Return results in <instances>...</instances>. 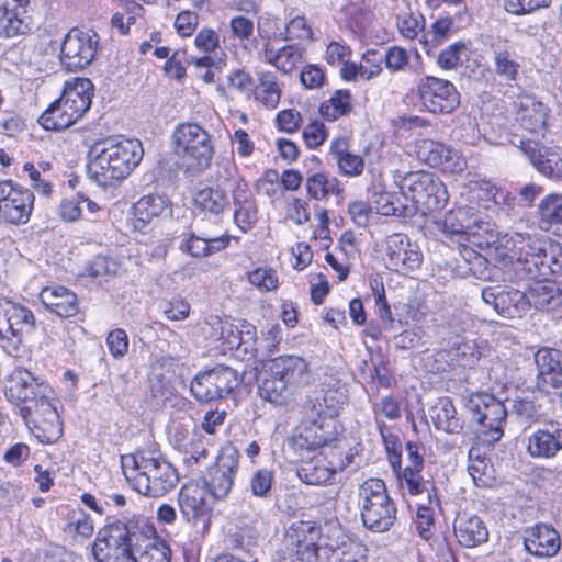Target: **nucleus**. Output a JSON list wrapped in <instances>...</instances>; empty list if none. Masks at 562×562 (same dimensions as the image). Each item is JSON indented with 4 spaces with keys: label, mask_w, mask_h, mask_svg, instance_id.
Returning <instances> with one entry per match:
<instances>
[{
    "label": "nucleus",
    "mask_w": 562,
    "mask_h": 562,
    "mask_svg": "<svg viewBox=\"0 0 562 562\" xmlns=\"http://www.w3.org/2000/svg\"><path fill=\"white\" fill-rule=\"evenodd\" d=\"M239 465V452L233 445L223 447L214 465L207 470L205 483L214 498H224L231 492Z\"/></svg>",
    "instance_id": "dca6fc26"
},
{
    "label": "nucleus",
    "mask_w": 562,
    "mask_h": 562,
    "mask_svg": "<svg viewBox=\"0 0 562 562\" xmlns=\"http://www.w3.org/2000/svg\"><path fill=\"white\" fill-rule=\"evenodd\" d=\"M465 407L472 415V419L481 426L482 434L488 437L490 442L502 438L507 417L503 402L490 393L479 392L469 396Z\"/></svg>",
    "instance_id": "2eb2a0df"
},
{
    "label": "nucleus",
    "mask_w": 562,
    "mask_h": 562,
    "mask_svg": "<svg viewBox=\"0 0 562 562\" xmlns=\"http://www.w3.org/2000/svg\"><path fill=\"white\" fill-rule=\"evenodd\" d=\"M134 488L145 496L160 497L172 490L178 482L173 465L156 451L145 450L133 456Z\"/></svg>",
    "instance_id": "39448f33"
},
{
    "label": "nucleus",
    "mask_w": 562,
    "mask_h": 562,
    "mask_svg": "<svg viewBox=\"0 0 562 562\" xmlns=\"http://www.w3.org/2000/svg\"><path fill=\"white\" fill-rule=\"evenodd\" d=\"M541 227L548 229L553 224H562V194L552 193L539 204Z\"/></svg>",
    "instance_id": "49530a36"
},
{
    "label": "nucleus",
    "mask_w": 562,
    "mask_h": 562,
    "mask_svg": "<svg viewBox=\"0 0 562 562\" xmlns=\"http://www.w3.org/2000/svg\"><path fill=\"white\" fill-rule=\"evenodd\" d=\"M29 0H0V36L14 37L29 30L22 15Z\"/></svg>",
    "instance_id": "7c9ffc66"
},
{
    "label": "nucleus",
    "mask_w": 562,
    "mask_h": 562,
    "mask_svg": "<svg viewBox=\"0 0 562 562\" xmlns=\"http://www.w3.org/2000/svg\"><path fill=\"white\" fill-rule=\"evenodd\" d=\"M526 294L528 311L531 306L537 310L553 311L562 305V289L548 280L537 282Z\"/></svg>",
    "instance_id": "c9c22d12"
},
{
    "label": "nucleus",
    "mask_w": 562,
    "mask_h": 562,
    "mask_svg": "<svg viewBox=\"0 0 562 562\" xmlns=\"http://www.w3.org/2000/svg\"><path fill=\"white\" fill-rule=\"evenodd\" d=\"M319 438L316 435L315 427L304 426L296 435L291 439V446L295 451H312L319 448Z\"/></svg>",
    "instance_id": "680f3d73"
},
{
    "label": "nucleus",
    "mask_w": 562,
    "mask_h": 562,
    "mask_svg": "<svg viewBox=\"0 0 562 562\" xmlns=\"http://www.w3.org/2000/svg\"><path fill=\"white\" fill-rule=\"evenodd\" d=\"M526 453L532 459H554L562 451V424L549 420L526 436Z\"/></svg>",
    "instance_id": "5701e85b"
},
{
    "label": "nucleus",
    "mask_w": 562,
    "mask_h": 562,
    "mask_svg": "<svg viewBox=\"0 0 562 562\" xmlns=\"http://www.w3.org/2000/svg\"><path fill=\"white\" fill-rule=\"evenodd\" d=\"M212 495L205 485L191 482L183 485L179 493V507L182 516L192 521L203 516L211 509Z\"/></svg>",
    "instance_id": "cd10ccee"
},
{
    "label": "nucleus",
    "mask_w": 562,
    "mask_h": 562,
    "mask_svg": "<svg viewBox=\"0 0 562 562\" xmlns=\"http://www.w3.org/2000/svg\"><path fill=\"white\" fill-rule=\"evenodd\" d=\"M146 520L136 519L127 522L115 520L101 528L93 542V555L95 560H104L112 554L134 552L136 539H139L142 525Z\"/></svg>",
    "instance_id": "9d476101"
},
{
    "label": "nucleus",
    "mask_w": 562,
    "mask_h": 562,
    "mask_svg": "<svg viewBox=\"0 0 562 562\" xmlns=\"http://www.w3.org/2000/svg\"><path fill=\"white\" fill-rule=\"evenodd\" d=\"M88 172L99 186L110 187L123 181L139 165L144 156L138 139L108 138L90 150Z\"/></svg>",
    "instance_id": "f257e3e1"
},
{
    "label": "nucleus",
    "mask_w": 562,
    "mask_h": 562,
    "mask_svg": "<svg viewBox=\"0 0 562 562\" xmlns=\"http://www.w3.org/2000/svg\"><path fill=\"white\" fill-rule=\"evenodd\" d=\"M424 106L431 113L446 114L460 104V94L449 80L427 76L419 85Z\"/></svg>",
    "instance_id": "aec40b11"
},
{
    "label": "nucleus",
    "mask_w": 562,
    "mask_h": 562,
    "mask_svg": "<svg viewBox=\"0 0 562 562\" xmlns=\"http://www.w3.org/2000/svg\"><path fill=\"white\" fill-rule=\"evenodd\" d=\"M322 393L323 397L319 405L325 407L324 414L330 417L338 415L349 397L347 383L334 374L325 376L322 383Z\"/></svg>",
    "instance_id": "473e14b6"
},
{
    "label": "nucleus",
    "mask_w": 562,
    "mask_h": 562,
    "mask_svg": "<svg viewBox=\"0 0 562 562\" xmlns=\"http://www.w3.org/2000/svg\"><path fill=\"white\" fill-rule=\"evenodd\" d=\"M318 525L310 521L292 524L284 537L283 562H315L322 548L329 546Z\"/></svg>",
    "instance_id": "f8f14e48"
},
{
    "label": "nucleus",
    "mask_w": 562,
    "mask_h": 562,
    "mask_svg": "<svg viewBox=\"0 0 562 562\" xmlns=\"http://www.w3.org/2000/svg\"><path fill=\"white\" fill-rule=\"evenodd\" d=\"M482 301L504 318H520L528 312L527 294L508 284H493L481 290Z\"/></svg>",
    "instance_id": "f3484780"
},
{
    "label": "nucleus",
    "mask_w": 562,
    "mask_h": 562,
    "mask_svg": "<svg viewBox=\"0 0 562 562\" xmlns=\"http://www.w3.org/2000/svg\"><path fill=\"white\" fill-rule=\"evenodd\" d=\"M551 0H504L505 10L515 15L532 13L542 8H549Z\"/></svg>",
    "instance_id": "e2e57ef3"
},
{
    "label": "nucleus",
    "mask_w": 562,
    "mask_h": 562,
    "mask_svg": "<svg viewBox=\"0 0 562 562\" xmlns=\"http://www.w3.org/2000/svg\"><path fill=\"white\" fill-rule=\"evenodd\" d=\"M383 61L391 72L405 71L412 68L408 52L400 46L389 47L383 55Z\"/></svg>",
    "instance_id": "13d9d810"
},
{
    "label": "nucleus",
    "mask_w": 562,
    "mask_h": 562,
    "mask_svg": "<svg viewBox=\"0 0 562 562\" xmlns=\"http://www.w3.org/2000/svg\"><path fill=\"white\" fill-rule=\"evenodd\" d=\"M218 339L226 349L237 352L240 325H235L229 319H218Z\"/></svg>",
    "instance_id": "338daca9"
},
{
    "label": "nucleus",
    "mask_w": 562,
    "mask_h": 562,
    "mask_svg": "<svg viewBox=\"0 0 562 562\" xmlns=\"http://www.w3.org/2000/svg\"><path fill=\"white\" fill-rule=\"evenodd\" d=\"M442 237L447 241L456 243L458 246H476L487 248L488 255L494 249L498 250L497 240L494 239L491 223L484 222L481 216L475 215L471 209L459 207L451 210L443 215V218L435 222Z\"/></svg>",
    "instance_id": "f03ea898"
},
{
    "label": "nucleus",
    "mask_w": 562,
    "mask_h": 562,
    "mask_svg": "<svg viewBox=\"0 0 562 562\" xmlns=\"http://www.w3.org/2000/svg\"><path fill=\"white\" fill-rule=\"evenodd\" d=\"M237 356L243 358L257 357V329L250 323L243 321L239 329Z\"/></svg>",
    "instance_id": "3c124183"
},
{
    "label": "nucleus",
    "mask_w": 562,
    "mask_h": 562,
    "mask_svg": "<svg viewBox=\"0 0 562 562\" xmlns=\"http://www.w3.org/2000/svg\"><path fill=\"white\" fill-rule=\"evenodd\" d=\"M424 26L425 19L419 13H404L397 19V27L400 33L408 40L416 38L418 34L424 30Z\"/></svg>",
    "instance_id": "bf43d9fd"
},
{
    "label": "nucleus",
    "mask_w": 562,
    "mask_h": 562,
    "mask_svg": "<svg viewBox=\"0 0 562 562\" xmlns=\"http://www.w3.org/2000/svg\"><path fill=\"white\" fill-rule=\"evenodd\" d=\"M516 121L519 125L532 133H542L547 127L548 109L535 95L525 94L515 102Z\"/></svg>",
    "instance_id": "bb28decb"
},
{
    "label": "nucleus",
    "mask_w": 562,
    "mask_h": 562,
    "mask_svg": "<svg viewBox=\"0 0 562 562\" xmlns=\"http://www.w3.org/2000/svg\"><path fill=\"white\" fill-rule=\"evenodd\" d=\"M22 419L41 443H54L63 435L59 413L49 396L32 407L29 416Z\"/></svg>",
    "instance_id": "4be33fe9"
},
{
    "label": "nucleus",
    "mask_w": 562,
    "mask_h": 562,
    "mask_svg": "<svg viewBox=\"0 0 562 562\" xmlns=\"http://www.w3.org/2000/svg\"><path fill=\"white\" fill-rule=\"evenodd\" d=\"M294 390L285 384L278 375L271 373L268 368L266 376L258 386L259 396L274 406H284L290 403L294 394Z\"/></svg>",
    "instance_id": "58836bf2"
},
{
    "label": "nucleus",
    "mask_w": 562,
    "mask_h": 562,
    "mask_svg": "<svg viewBox=\"0 0 562 562\" xmlns=\"http://www.w3.org/2000/svg\"><path fill=\"white\" fill-rule=\"evenodd\" d=\"M454 533L459 543L465 548L477 547L488 539V531L484 521L475 515L457 519Z\"/></svg>",
    "instance_id": "e433bc0d"
},
{
    "label": "nucleus",
    "mask_w": 562,
    "mask_h": 562,
    "mask_svg": "<svg viewBox=\"0 0 562 562\" xmlns=\"http://www.w3.org/2000/svg\"><path fill=\"white\" fill-rule=\"evenodd\" d=\"M41 300L47 310L60 317H70L78 313L77 295L64 286L45 288Z\"/></svg>",
    "instance_id": "72a5a7b5"
},
{
    "label": "nucleus",
    "mask_w": 562,
    "mask_h": 562,
    "mask_svg": "<svg viewBox=\"0 0 562 562\" xmlns=\"http://www.w3.org/2000/svg\"><path fill=\"white\" fill-rule=\"evenodd\" d=\"M195 209L205 216H220L231 206L227 190L221 184L207 186L193 195Z\"/></svg>",
    "instance_id": "2f4dec72"
},
{
    "label": "nucleus",
    "mask_w": 562,
    "mask_h": 562,
    "mask_svg": "<svg viewBox=\"0 0 562 562\" xmlns=\"http://www.w3.org/2000/svg\"><path fill=\"white\" fill-rule=\"evenodd\" d=\"M467 50L465 42H456L440 52L437 64L441 69H454L461 61V55Z\"/></svg>",
    "instance_id": "052dcab7"
},
{
    "label": "nucleus",
    "mask_w": 562,
    "mask_h": 562,
    "mask_svg": "<svg viewBox=\"0 0 562 562\" xmlns=\"http://www.w3.org/2000/svg\"><path fill=\"white\" fill-rule=\"evenodd\" d=\"M386 267L393 271L408 273L418 269L423 262V254L417 244L400 233L385 237L383 243Z\"/></svg>",
    "instance_id": "6ab92c4d"
},
{
    "label": "nucleus",
    "mask_w": 562,
    "mask_h": 562,
    "mask_svg": "<svg viewBox=\"0 0 562 562\" xmlns=\"http://www.w3.org/2000/svg\"><path fill=\"white\" fill-rule=\"evenodd\" d=\"M263 57L267 63L273 65L284 74L292 72L302 60V52L296 45H288L274 49L267 44L263 48Z\"/></svg>",
    "instance_id": "ea45409f"
},
{
    "label": "nucleus",
    "mask_w": 562,
    "mask_h": 562,
    "mask_svg": "<svg viewBox=\"0 0 562 562\" xmlns=\"http://www.w3.org/2000/svg\"><path fill=\"white\" fill-rule=\"evenodd\" d=\"M526 551L535 557H554L561 546L558 531L549 525L538 524L528 528L524 536Z\"/></svg>",
    "instance_id": "393cba45"
},
{
    "label": "nucleus",
    "mask_w": 562,
    "mask_h": 562,
    "mask_svg": "<svg viewBox=\"0 0 562 562\" xmlns=\"http://www.w3.org/2000/svg\"><path fill=\"white\" fill-rule=\"evenodd\" d=\"M255 95L266 108H277L280 102L281 90L274 74L261 72L259 75V83L255 87Z\"/></svg>",
    "instance_id": "37998d69"
},
{
    "label": "nucleus",
    "mask_w": 562,
    "mask_h": 562,
    "mask_svg": "<svg viewBox=\"0 0 562 562\" xmlns=\"http://www.w3.org/2000/svg\"><path fill=\"white\" fill-rule=\"evenodd\" d=\"M241 383L238 372L218 364L210 370L198 373L191 381V394L199 402L210 403L226 398Z\"/></svg>",
    "instance_id": "4468645a"
},
{
    "label": "nucleus",
    "mask_w": 562,
    "mask_h": 562,
    "mask_svg": "<svg viewBox=\"0 0 562 562\" xmlns=\"http://www.w3.org/2000/svg\"><path fill=\"white\" fill-rule=\"evenodd\" d=\"M468 471L473 482L479 487H485L493 481V467L484 458H473L472 452L469 454Z\"/></svg>",
    "instance_id": "603ef678"
},
{
    "label": "nucleus",
    "mask_w": 562,
    "mask_h": 562,
    "mask_svg": "<svg viewBox=\"0 0 562 562\" xmlns=\"http://www.w3.org/2000/svg\"><path fill=\"white\" fill-rule=\"evenodd\" d=\"M538 368L537 386L546 393L562 389V352L558 349L543 348L535 355Z\"/></svg>",
    "instance_id": "b1692460"
},
{
    "label": "nucleus",
    "mask_w": 562,
    "mask_h": 562,
    "mask_svg": "<svg viewBox=\"0 0 562 562\" xmlns=\"http://www.w3.org/2000/svg\"><path fill=\"white\" fill-rule=\"evenodd\" d=\"M248 281L263 292L276 290L279 284L277 272L271 268H257L248 272Z\"/></svg>",
    "instance_id": "4d7b16f0"
},
{
    "label": "nucleus",
    "mask_w": 562,
    "mask_h": 562,
    "mask_svg": "<svg viewBox=\"0 0 562 562\" xmlns=\"http://www.w3.org/2000/svg\"><path fill=\"white\" fill-rule=\"evenodd\" d=\"M430 416L436 429L448 434H460L463 423L457 415V409L450 397H440L430 409Z\"/></svg>",
    "instance_id": "4c0bfd02"
},
{
    "label": "nucleus",
    "mask_w": 562,
    "mask_h": 562,
    "mask_svg": "<svg viewBox=\"0 0 562 562\" xmlns=\"http://www.w3.org/2000/svg\"><path fill=\"white\" fill-rule=\"evenodd\" d=\"M308 195L315 200L325 199L328 194L339 195L342 192L339 180L325 173H314L306 180Z\"/></svg>",
    "instance_id": "a19ab883"
},
{
    "label": "nucleus",
    "mask_w": 562,
    "mask_h": 562,
    "mask_svg": "<svg viewBox=\"0 0 562 562\" xmlns=\"http://www.w3.org/2000/svg\"><path fill=\"white\" fill-rule=\"evenodd\" d=\"M140 527L134 550L139 562H170L171 550L166 541L157 537L155 527L147 521Z\"/></svg>",
    "instance_id": "c85d7f7f"
},
{
    "label": "nucleus",
    "mask_w": 562,
    "mask_h": 562,
    "mask_svg": "<svg viewBox=\"0 0 562 562\" xmlns=\"http://www.w3.org/2000/svg\"><path fill=\"white\" fill-rule=\"evenodd\" d=\"M308 427L316 428V435L319 438V448H325L334 443V448H340L341 441L338 439V424L334 417L326 416L318 420H313Z\"/></svg>",
    "instance_id": "de8ad7c7"
},
{
    "label": "nucleus",
    "mask_w": 562,
    "mask_h": 562,
    "mask_svg": "<svg viewBox=\"0 0 562 562\" xmlns=\"http://www.w3.org/2000/svg\"><path fill=\"white\" fill-rule=\"evenodd\" d=\"M417 155L420 160L434 168L447 170L462 169V162L456 150L442 143L432 139H422L417 145Z\"/></svg>",
    "instance_id": "c756f323"
},
{
    "label": "nucleus",
    "mask_w": 562,
    "mask_h": 562,
    "mask_svg": "<svg viewBox=\"0 0 562 562\" xmlns=\"http://www.w3.org/2000/svg\"><path fill=\"white\" fill-rule=\"evenodd\" d=\"M232 196L235 205V223L246 232L257 221V207L245 180H238L236 191Z\"/></svg>",
    "instance_id": "f704fd0d"
},
{
    "label": "nucleus",
    "mask_w": 562,
    "mask_h": 562,
    "mask_svg": "<svg viewBox=\"0 0 562 562\" xmlns=\"http://www.w3.org/2000/svg\"><path fill=\"white\" fill-rule=\"evenodd\" d=\"M161 311L170 321H183L190 315L191 306L182 297H172L162 303Z\"/></svg>",
    "instance_id": "69168bd1"
},
{
    "label": "nucleus",
    "mask_w": 562,
    "mask_h": 562,
    "mask_svg": "<svg viewBox=\"0 0 562 562\" xmlns=\"http://www.w3.org/2000/svg\"><path fill=\"white\" fill-rule=\"evenodd\" d=\"M50 390L29 370L16 367L5 378L4 395L22 418H26L32 407H36L49 396Z\"/></svg>",
    "instance_id": "6e6552de"
},
{
    "label": "nucleus",
    "mask_w": 562,
    "mask_h": 562,
    "mask_svg": "<svg viewBox=\"0 0 562 562\" xmlns=\"http://www.w3.org/2000/svg\"><path fill=\"white\" fill-rule=\"evenodd\" d=\"M358 507L363 526L372 532L389 531L396 520V506L380 479H369L360 485Z\"/></svg>",
    "instance_id": "423d86ee"
},
{
    "label": "nucleus",
    "mask_w": 562,
    "mask_h": 562,
    "mask_svg": "<svg viewBox=\"0 0 562 562\" xmlns=\"http://www.w3.org/2000/svg\"><path fill=\"white\" fill-rule=\"evenodd\" d=\"M175 151L189 165L199 170L211 165L214 148L211 135L195 123H183L176 127L173 135Z\"/></svg>",
    "instance_id": "1a4fd4ad"
},
{
    "label": "nucleus",
    "mask_w": 562,
    "mask_h": 562,
    "mask_svg": "<svg viewBox=\"0 0 562 562\" xmlns=\"http://www.w3.org/2000/svg\"><path fill=\"white\" fill-rule=\"evenodd\" d=\"M350 111L351 94L348 90H337L333 97L319 108L321 115L328 121H335L348 114Z\"/></svg>",
    "instance_id": "a18cd8bd"
},
{
    "label": "nucleus",
    "mask_w": 562,
    "mask_h": 562,
    "mask_svg": "<svg viewBox=\"0 0 562 562\" xmlns=\"http://www.w3.org/2000/svg\"><path fill=\"white\" fill-rule=\"evenodd\" d=\"M422 470L423 469L404 468V470L398 474V477L402 482L406 484L408 493L411 495H420L424 492H426L428 504L439 505V497L436 492L431 494L430 490L427 487L429 483H426L423 480V476L420 474ZM432 491H435L434 487Z\"/></svg>",
    "instance_id": "c03bdc74"
},
{
    "label": "nucleus",
    "mask_w": 562,
    "mask_h": 562,
    "mask_svg": "<svg viewBox=\"0 0 562 562\" xmlns=\"http://www.w3.org/2000/svg\"><path fill=\"white\" fill-rule=\"evenodd\" d=\"M383 55L376 50H367L360 64V78L369 80L382 72Z\"/></svg>",
    "instance_id": "0e129e2a"
},
{
    "label": "nucleus",
    "mask_w": 562,
    "mask_h": 562,
    "mask_svg": "<svg viewBox=\"0 0 562 562\" xmlns=\"http://www.w3.org/2000/svg\"><path fill=\"white\" fill-rule=\"evenodd\" d=\"M493 59L495 71L499 77L509 81L516 80L520 66L507 49L494 50Z\"/></svg>",
    "instance_id": "864d4df0"
},
{
    "label": "nucleus",
    "mask_w": 562,
    "mask_h": 562,
    "mask_svg": "<svg viewBox=\"0 0 562 562\" xmlns=\"http://www.w3.org/2000/svg\"><path fill=\"white\" fill-rule=\"evenodd\" d=\"M35 329L31 310L10 300H0V348L11 357H20L24 338Z\"/></svg>",
    "instance_id": "0eeeda50"
},
{
    "label": "nucleus",
    "mask_w": 562,
    "mask_h": 562,
    "mask_svg": "<svg viewBox=\"0 0 562 562\" xmlns=\"http://www.w3.org/2000/svg\"><path fill=\"white\" fill-rule=\"evenodd\" d=\"M452 27V20L450 18H442L437 20L431 25V31L423 34L419 42L423 44L427 54L431 48L438 46L442 41L447 40Z\"/></svg>",
    "instance_id": "09e8293b"
},
{
    "label": "nucleus",
    "mask_w": 562,
    "mask_h": 562,
    "mask_svg": "<svg viewBox=\"0 0 562 562\" xmlns=\"http://www.w3.org/2000/svg\"><path fill=\"white\" fill-rule=\"evenodd\" d=\"M513 414L525 425H532L540 422L542 417L541 407L530 400H517L513 405Z\"/></svg>",
    "instance_id": "6e6d98bb"
},
{
    "label": "nucleus",
    "mask_w": 562,
    "mask_h": 562,
    "mask_svg": "<svg viewBox=\"0 0 562 562\" xmlns=\"http://www.w3.org/2000/svg\"><path fill=\"white\" fill-rule=\"evenodd\" d=\"M168 203L166 198L157 194H148L140 198L134 205V215L143 224L150 223L166 211Z\"/></svg>",
    "instance_id": "79ce46f5"
},
{
    "label": "nucleus",
    "mask_w": 562,
    "mask_h": 562,
    "mask_svg": "<svg viewBox=\"0 0 562 562\" xmlns=\"http://www.w3.org/2000/svg\"><path fill=\"white\" fill-rule=\"evenodd\" d=\"M497 252L493 249L491 257L499 262H513V267L517 278L530 279L537 281H546L551 277H559L562 274V254L558 246L549 244L548 246L541 245H527L521 249L519 257L513 260L504 248L501 241L497 240Z\"/></svg>",
    "instance_id": "7ed1b4c3"
},
{
    "label": "nucleus",
    "mask_w": 562,
    "mask_h": 562,
    "mask_svg": "<svg viewBox=\"0 0 562 562\" xmlns=\"http://www.w3.org/2000/svg\"><path fill=\"white\" fill-rule=\"evenodd\" d=\"M271 373L290 385L294 391L308 383L310 371L307 362L296 356H280L268 363Z\"/></svg>",
    "instance_id": "a878e982"
},
{
    "label": "nucleus",
    "mask_w": 562,
    "mask_h": 562,
    "mask_svg": "<svg viewBox=\"0 0 562 562\" xmlns=\"http://www.w3.org/2000/svg\"><path fill=\"white\" fill-rule=\"evenodd\" d=\"M509 143L518 148L544 177L562 182V157L558 153L542 146L538 140L517 134L512 135Z\"/></svg>",
    "instance_id": "412c9836"
},
{
    "label": "nucleus",
    "mask_w": 562,
    "mask_h": 562,
    "mask_svg": "<svg viewBox=\"0 0 562 562\" xmlns=\"http://www.w3.org/2000/svg\"><path fill=\"white\" fill-rule=\"evenodd\" d=\"M400 189L416 207L428 211L443 207L448 200L446 186L436 175L427 171L405 173L400 180Z\"/></svg>",
    "instance_id": "9b49d317"
},
{
    "label": "nucleus",
    "mask_w": 562,
    "mask_h": 562,
    "mask_svg": "<svg viewBox=\"0 0 562 562\" xmlns=\"http://www.w3.org/2000/svg\"><path fill=\"white\" fill-rule=\"evenodd\" d=\"M92 90V82L86 78L67 82L60 98L43 112L38 123L48 131L70 127L90 109Z\"/></svg>",
    "instance_id": "20e7f679"
},
{
    "label": "nucleus",
    "mask_w": 562,
    "mask_h": 562,
    "mask_svg": "<svg viewBox=\"0 0 562 562\" xmlns=\"http://www.w3.org/2000/svg\"><path fill=\"white\" fill-rule=\"evenodd\" d=\"M34 205L31 190L14 184L12 180H0V217L11 224L29 221Z\"/></svg>",
    "instance_id": "a211bd4d"
},
{
    "label": "nucleus",
    "mask_w": 562,
    "mask_h": 562,
    "mask_svg": "<svg viewBox=\"0 0 562 562\" xmlns=\"http://www.w3.org/2000/svg\"><path fill=\"white\" fill-rule=\"evenodd\" d=\"M299 477L310 485H322L330 482L335 471L324 464L307 463L297 471Z\"/></svg>",
    "instance_id": "8fccbe9b"
},
{
    "label": "nucleus",
    "mask_w": 562,
    "mask_h": 562,
    "mask_svg": "<svg viewBox=\"0 0 562 562\" xmlns=\"http://www.w3.org/2000/svg\"><path fill=\"white\" fill-rule=\"evenodd\" d=\"M274 482V472L268 469H259L249 480V487L254 496L267 498Z\"/></svg>",
    "instance_id": "5fc2aeb1"
},
{
    "label": "nucleus",
    "mask_w": 562,
    "mask_h": 562,
    "mask_svg": "<svg viewBox=\"0 0 562 562\" xmlns=\"http://www.w3.org/2000/svg\"><path fill=\"white\" fill-rule=\"evenodd\" d=\"M99 47L100 38L94 31L71 29L65 35L60 46L59 63L61 68L68 72L85 69L94 60Z\"/></svg>",
    "instance_id": "ddd939ff"
},
{
    "label": "nucleus",
    "mask_w": 562,
    "mask_h": 562,
    "mask_svg": "<svg viewBox=\"0 0 562 562\" xmlns=\"http://www.w3.org/2000/svg\"><path fill=\"white\" fill-rule=\"evenodd\" d=\"M106 345L110 353L115 359L123 358L128 351V337L126 331L121 328L111 330L106 337Z\"/></svg>",
    "instance_id": "774afa93"
}]
</instances>
